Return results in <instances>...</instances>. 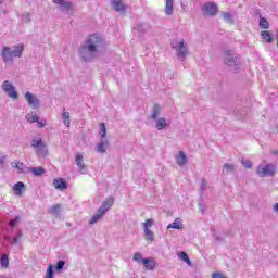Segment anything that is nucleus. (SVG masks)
I'll list each match as a JSON object with an SVG mask.
<instances>
[{"instance_id": "27", "label": "nucleus", "mask_w": 278, "mask_h": 278, "mask_svg": "<svg viewBox=\"0 0 278 278\" xmlns=\"http://www.w3.org/2000/svg\"><path fill=\"white\" fill-rule=\"evenodd\" d=\"M62 121L66 127H71V113L64 111L62 113Z\"/></svg>"}, {"instance_id": "38", "label": "nucleus", "mask_w": 278, "mask_h": 278, "mask_svg": "<svg viewBox=\"0 0 278 278\" xmlns=\"http://www.w3.org/2000/svg\"><path fill=\"white\" fill-rule=\"evenodd\" d=\"M132 260H134L135 262H138V264H142V261H143L144 258H142V253L136 252Z\"/></svg>"}, {"instance_id": "3", "label": "nucleus", "mask_w": 278, "mask_h": 278, "mask_svg": "<svg viewBox=\"0 0 278 278\" xmlns=\"http://www.w3.org/2000/svg\"><path fill=\"white\" fill-rule=\"evenodd\" d=\"M277 173V165L273 163H261L256 168L258 177H273Z\"/></svg>"}, {"instance_id": "17", "label": "nucleus", "mask_w": 278, "mask_h": 278, "mask_svg": "<svg viewBox=\"0 0 278 278\" xmlns=\"http://www.w3.org/2000/svg\"><path fill=\"white\" fill-rule=\"evenodd\" d=\"M175 160L177 166H180V168L188 164V155H186V152L184 151H179L176 154Z\"/></svg>"}, {"instance_id": "25", "label": "nucleus", "mask_w": 278, "mask_h": 278, "mask_svg": "<svg viewBox=\"0 0 278 278\" xmlns=\"http://www.w3.org/2000/svg\"><path fill=\"white\" fill-rule=\"evenodd\" d=\"M103 216H105V214L98 208L97 213L89 220V225H96V223H99V220H101Z\"/></svg>"}, {"instance_id": "37", "label": "nucleus", "mask_w": 278, "mask_h": 278, "mask_svg": "<svg viewBox=\"0 0 278 278\" xmlns=\"http://www.w3.org/2000/svg\"><path fill=\"white\" fill-rule=\"evenodd\" d=\"M36 123H37V127H39V129H42V127H47V119H45V118L40 119V117H38Z\"/></svg>"}, {"instance_id": "44", "label": "nucleus", "mask_w": 278, "mask_h": 278, "mask_svg": "<svg viewBox=\"0 0 278 278\" xmlns=\"http://www.w3.org/2000/svg\"><path fill=\"white\" fill-rule=\"evenodd\" d=\"M212 278H227V277L223 273L215 271L212 274Z\"/></svg>"}, {"instance_id": "47", "label": "nucleus", "mask_w": 278, "mask_h": 278, "mask_svg": "<svg viewBox=\"0 0 278 278\" xmlns=\"http://www.w3.org/2000/svg\"><path fill=\"white\" fill-rule=\"evenodd\" d=\"M271 210H273L274 214H277V216H278V202L273 204Z\"/></svg>"}, {"instance_id": "31", "label": "nucleus", "mask_w": 278, "mask_h": 278, "mask_svg": "<svg viewBox=\"0 0 278 278\" xmlns=\"http://www.w3.org/2000/svg\"><path fill=\"white\" fill-rule=\"evenodd\" d=\"M26 121L28 123H36L38 122V115L35 112H30L26 115Z\"/></svg>"}, {"instance_id": "23", "label": "nucleus", "mask_w": 278, "mask_h": 278, "mask_svg": "<svg viewBox=\"0 0 278 278\" xmlns=\"http://www.w3.org/2000/svg\"><path fill=\"white\" fill-rule=\"evenodd\" d=\"M167 229H184V220L181 218H175V220L167 226Z\"/></svg>"}, {"instance_id": "33", "label": "nucleus", "mask_w": 278, "mask_h": 278, "mask_svg": "<svg viewBox=\"0 0 278 278\" xmlns=\"http://www.w3.org/2000/svg\"><path fill=\"white\" fill-rule=\"evenodd\" d=\"M0 264H1L2 268H8V266H10V260L8 258L7 254H3L1 256Z\"/></svg>"}, {"instance_id": "1", "label": "nucleus", "mask_w": 278, "mask_h": 278, "mask_svg": "<svg viewBox=\"0 0 278 278\" xmlns=\"http://www.w3.org/2000/svg\"><path fill=\"white\" fill-rule=\"evenodd\" d=\"M105 51V40L99 34L90 35L84 45L79 48L78 53L85 62H92Z\"/></svg>"}, {"instance_id": "10", "label": "nucleus", "mask_w": 278, "mask_h": 278, "mask_svg": "<svg viewBox=\"0 0 278 278\" xmlns=\"http://www.w3.org/2000/svg\"><path fill=\"white\" fill-rule=\"evenodd\" d=\"M111 7L115 12H119V14L127 12V4H124L123 0H111Z\"/></svg>"}, {"instance_id": "11", "label": "nucleus", "mask_w": 278, "mask_h": 278, "mask_svg": "<svg viewBox=\"0 0 278 278\" xmlns=\"http://www.w3.org/2000/svg\"><path fill=\"white\" fill-rule=\"evenodd\" d=\"M224 62L228 66H238V56L233 54V51L229 50L225 53Z\"/></svg>"}, {"instance_id": "7", "label": "nucleus", "mask_w": 278, "mask_h": 278, "mask_svg": "<svg viewBox=\"0 0 278 278\" xmlns=\"http://www.w3.org/2000/svg\"><path fill=\"white\" fill-rule=\"evenodd\" d=\"M142 225L146 240H148V242H153L155 240V235L151 229V227H153V219H147Z\"/></svg>"}, {"instance_id": "4", "label": "nucleus", "mask_w": 278, "mask_h": 278, "mask_svg": "<svg viewBox=\"0 0 278 278\" xmlns=\"http://www.w3.org/2000/svg\"><path fill=\"white\" fill-rule=\"evenodd\" d=\"M172 48L175 49L177 58L179 60H186V56L188 55V45L184 39H175L172 41Z\"/></svg>"}, {"instance_id": "32", "label": "nucleus", "mask_w": 278, "mask_h": 278, "mask_svg": "<svg viewBox=\"0 0 278 278\" xmlns=\"http://www.w3.org/2000/svg\"><path fill=\"white\" fill-rule=\"evenodd\" d=\"M223 18L226 23H229V25H233V15L231 13H223Z\"/></svg>"}, {"instance_id": "24", "label": "nucleus", "mask_w": 278, "mask_h": 278, "mask_svg": "<svg viewBox=\"0 0 278 278\" xmlns=\"http://www.w3.org/2000/svg\"><path fill=\"white\" fill-rule=\"evenodd\" d=\"M62 213V204H55L48 210V214L51 216H60Z\"/></svg>"}, {"instance_id": "43", "label": "nucleus", "mask_w": 278, "mask_h": 278, "mask_svg": "<svg viewBox=\"0 0 278 278\" xmlns=\"http://www.w3.org/2000/svg\"><path fill=\"white\" fill-rule=\"evenodd\" d=\"M241 163L243 164V166H244L245 168H251V166H253V164H252L251 161H249V160L242 159V160H241Z\"/></svg>"}, {"instance_id": "22", "label": "nucleus", "mask_w": 278, "mask_h": 278, "mask_svg": "<svg viewBox=\"0 0 278 278\" xmlns=\"http://www.w3.org/2000/svg\"><path fill=\"white\" fill-rule=\"evenodd\" d=\"M53 186L56 190H66L67 188L66 180L62 178L54 179Z\"/></svg>"}, {"instance_id": "36", "label": "nucleus", "mask_w": 278, "mask_h": 278, "mask_svg": "<svg viewBox=\"0 0 278 278\" xmlns=\"http://www.w3.org/2000/svg\"><path fill=\"white\" fill-rule=\"evenodd\" d=\"M260 27H262V29H268V27H270V24L268 23V20H266L264 17H261Z\"/></svg>"}, {"instance_id": "5", "label": "nucleus", "mask_w": 278, "mask_h": 278, "mask_svg": "<svg viewBox=\"0 0 278 278\" xmlns=\"http://www.w3.org/2000/svg\"><path fill=\"white\" fill-rule=\"evenodd\" d=\"M1 90L5 92V94L9 97V99L16 100L18 99V91H16V87L14 84L10 80H4L1 84Z\"/></svg>"}, {"instance_id": "49", "label": "nucleus", "mask_w": 278, "mask_h": 278, "mask_svg": "<svg viewBox=\"0 0 278 278\" xmlns=\"http://www.w3.org/2000/svg\"><path fill=\"white\" fill-rule=\"evenodd\" d=\"M17 241H18V239H17V238H14V239H13V244H16Z\"/></svg>"}, {"instance_id": "42", "label": "nucleus", "mask_w": 278, "mask_h": 278, "mask_svg": "<svg viewBox=\"0 0 278 278\" xmlns=\"http://www.w3.org/2000/svg\"><path fill=\"white\" fill-rule=\"evenodd\" d=\"M65 264L66 263L64 261H59L56 263V271L60 273V270H62V268H64Z\"/></svg>"}, {"instance_id": "39", "label": "nucleus", "mask_w": 278, "mask_h": 278, "mask_svg": "<svg viewBox=\"0 0 278 278\" xmlns=\"http://www.w3.org/2000/svg\"><path fill=\"white\" fill-rule=\"evenodd\" d=\"M5 160H8V155L0 154V168H5Z\"/></svg>"}, {"instance_id": "18", "label": "nucleus", "mask_w": 278, "mask_h": 278, "mask_svg": "<svg viewBox=\"0 0 278 278\" xmlns=\"http://www.w3.org/2000/svg\"><path fill=\"white\" fill-rule=\"evenodd\" d=\"M166 16H173V12H175V1L174 0H165V9Z\"/></svg>"}, {"instance_id": "48", "label": "nucleus", "mask_w": 278, "mask_h": 278, "mask_svg": "<svg viewBox=\"0 0 278 278\" xmlns=\"http://www.w3.org/2000/svg\"><path fill=\"white\" fill-rule=\"evenodd\" d=\"M213 236H214V238H215V240H216L217 242H223V239H222L219 236H216V235H214V233H213Z\"/></svg>"}, {"instance_id": "20", "label": "nucleus", "mask_w": 278, "mask_h": 278, "mask_svg": "<svg viewBox=\"0 0 278 278\" xmlns=\"http://www.w3.org/2000/svg\"><path fill=\"white\" fill-rule=\"evenodd\" d=\"M142 264L147 270H153L155 266H157V263H155V258L153 257L143 258Z\"/></svg>"}, {"instance_id": "28", "label": "nucleus", "mask_w": 278, "mask_h": 278, "mask_svg": "<svg viewBox=\"0 0 278 278\" xmlns=\"http://www.w3.org/2000/svg\"><path fill=\"white\" fill-rule=\"evenodd\" d=\"M108 129L105 128V123L100 124V140H108Z\"/></svg>"}, {"instance_id": "16", "label": "nucleus", "mask_w": 278, "mask_h": 278, "mask_svg": "<svg viewBox=\"0 0 278 278\" xmlns=\"http://www.w3.org/2000/svg\"><path fill=\"white\" fill-rule=\"evenodd\" d=\"M155 123V127L159 131H162L164 129H168V127H170V121H167L164 117H159L157 119H154Z\"/></svg>"}, {"instance_id": "26", "label": "nucleus", "mask_w": 278, "mask_h": 278, "mask_svg": "<svg viewBox=\"0 0 278 278\" xmlns=\"http://www.w3.org/2000/svg\"><path fill=\"white\" fill-rule=\"evenodd\" d=\"M28 173H33L35 177H41V175H45V168L42 167H28Z\"/></svg>"}, {"instance_id": "41", "label": "nucleus", "mask_w": 278, "mask_h": 278, "mask_svg": "<svg viewBox=\"0 0 278 278\" xmlns=\"http://www.w3.org/2000/svg\"><path fill=\"white\" fill-rule=\"evenodd\" d=\"M200 190H201V192H205V190H207V180L202 179L201 185H200Z\"/></svg>"}, {"instance_id": "8", "label": "nucleus", "mask_w": 278, "mask_h": 278, "mask_svg": "<svg viewBox=\"0 0 278 278\" xmlns=\"http://www.w3.org/2000/svg\"><path fill=\"white\" fill-rule=\"evenodd\" d=\"M24 99L27 101L28 105L33 109V110H38V108H40V99H38V96L27 91L24 94Z\"/></svg>"}, {"instance_id": "30", "label": "nucleus", "mask_w": 278, "mask_h": 278, "mask_svg": "<svg viewBox=\"0 0 278 278\" xmlns=\"http://www.w3.org/2000/svg\"><path fill=\"white\" fill-rule=\"evenodd\" d=\"M13 190L16 192V194H22L23 190H25V184L23 182H17L13 186Z\"/></svg>"}, {"instance_id": "13", "label": "nucleus", "mask_w": 278, "mask_h": 278, "mask_svg": "<svg viewBox=\"0 0 278 278\" xmlns=\"http://www.w3.org/2000/svg\"><path fill=\"white\" fill-rule=\"evenodd\" d=\"M108 149H110V140L108 139H100V142L96 144L94 151L97 153H106Z\"/></svg>"}, {"instance_id": "9", "label": "nucleus", "mask_w": 278, "mask_h": 278, "mask_svg": "<svg viewBox=\"0 0 278 278\" xmlns=\"http://www.w3.org/2000/svg\"><path fill=\"white\" fill-rule=\"evenodd\" d=\"M204 16H216L218 13V7L214 2H207L202 7Z\"/></svg>"}, {"instance_id": "35", "label": "nucleus", "mask_w": 278, "mask_h": 278, "mask_svg": "<svg viewBox=\"0 0 278 278\" xmlns=\"http://www.w3.org/2000/svg\"><path fill=\"white\" fill-rule=\"evenodd\" d=\"M179 258L182 260V262H186V264H188L189 266L192 264L190 257H188V254L186 252H180Z\"/></svg>"}, {"instance_id": "2", "label": "nucleus", "mask_w": 278, "mask_h": 278, "mask_svg": "<svg viewBox=\"0 0 278 278\" xmlns=\"http://www.w3.org/2000/svg\"><path fill=\"white\" fill-rule=\"evenodd\" d=\"M23 51H25V46L22 43H17L13 47L4 46L1 49L0 55L4 64L12 66L14 64V58H22Z\"/></svg>"}, {"instance_id": "34", "label": "nucleus", "mask_w": 278, "mask_h": 278, "mask_svg": "<svg viewBox=\"0 0 278 278\" xmlns=\"http://www.w3.org/2000/svg\"><path fill=\"white\" fill-rule=\"evenodd\" d=\"M235 166L232 164L226 163L223 167V173L229 175V173H233Z\"/></svg>"}, {"instance_id": "15", "label": "nucleus", "mask_w": 278, "mask_h": 278, "mask_svg": "<svg viewBox=\"0 0 278 278\" xmlns=\"http://www.w3.org/2000/svg\"><path fill=\"white\" fill-rule=\"evenodd\" d=\"M52 3H55V5H60L61 10L64 12H71L73 10V2L68 0H52Z\"/></svg>"}, {"instance_id": "29", "label": "nucleus", "mask_w": 278, "mask_h": 278, "mask_svg": "<svg viewBox=\"0 0 278 278\" xmlns=\"http://www.w3.org/2000/svg\"><path fill=\"white\" fill-rule=\"evenodd\" d=\"M261 38L263 40H266L267 42H273V34H270V31H267V30L261 31Z\"/></svg>"}, {"instance_id": "12", "label": "nucleus", "mask_w": 278, "mask_h": 278, "mask_svg": "<svg viewBox=\"0 0 278 278\" xmlns=\"http://www.w3.org/2000/svg\"><path fill=\"white\" fill-rule=\"evenodd\" d=\"M114 205V197L106 198L98 208L102 214H108L109 210Z\"/></svg>"}, {"instance_id": "46", "label": "nucleus", "mask_w": 278, "mask_h": 278, "mask_svg": "<svg viewBox=\"0 0 278 278\" xmlns=\"http://www.w3.org/2000/svg\"><path fill=\"white\" fill-rule=\"evenodd\" d=\"M23 21H26V23H29V21H31V15L29 13L24 14Z\"/></svg>"}, {"instance_id": "14", "label": "nucleus", "mask_w": 278, "mask_h": 278, "mask_svg": "<svg viewBox=\"0 0 278 278\" xmlns=\"http://www.w3.org/2000/svg\"><path fill=\"white\" fill-rule=\"evenodd\" d=\"M75 164L79 168L81 175H86V163H84V154L81 152L76 153Z\"/></svg>"}, {"instance_id": "45", "label": "nucleus", "mask_w": 278, "mask_h": 278, "mask_svg": "<svg viewBox=\"0 0 278 278\" xmlns=\"http://www.w3.org/2000/svg\"><path fill=\"white\" fill-rule=\"evenodd\" d=\"M18 223V216H15L14 219H11L9 222L10 227H16V224Z\"/></svg>"}, {"instance_id": "6", "label": "nucleus", "mask_w": 278, "mask_h": 278, "mask_svg": "<svg viewBox=\"0 0 278 278\" xmlns=\"http://www.w3.org/2000/svg\"><path fill=\"white\" fill-rule=\"evenodd\" d=\"M31 147L36 149V153L41 157H47L49 150L47 149V144L42 141V138H35L31 140Z\"/></svg>"}, {"instance_id": "21", "label": "nucleus", "mask_w": 278, "mask_h": 278, "mask_svg": "<svg viewBox=\"0 0 278 278\" xmlns=\"http://www.w3.org/2000/svg\"><path fill=\"white\" fill-rule=\"evenodd\" d=\"M161 114H162V106H160V104H154L151 112L152 121H157Z\"/></svg>"}, {"instance_id": "40", "label": "nucleus", "mask_w": 278, "mask_h": 278, "mask_svg": "<svg viewBox=\"0 0 278 278\" xmlns=\"http://www.w3.org/2000/svg\"><path fill=\"white\" fill-rule=\"evenodd\" d=\"M46 278H53V265L48 266Z\"/></svg>"}, {"instance_id": "19", "label": "nucleus", "mask_w": 278, "mask_h": 278, "mask_svg": "<svg viewBox=\"0 0 278 278\" xmlns=\"http://www.w3.org/2000/svg\"><path fill=\"white\" fill-rule=\"evenodd\" d=\"M12 168H16L17 173L21 175L23 173H28L29 167H26L25 164L22 162H12L11 163Z\"/></svg>"}]
</instances>
